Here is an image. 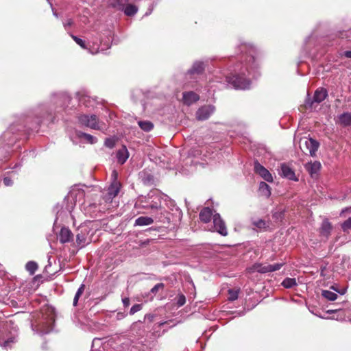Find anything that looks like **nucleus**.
<instances>
[{
	"label": "nucleus",
	"mask_w": 351,
	"mask_h": 351,
	"mask_svg": "<svg viewBox=\"0 0 351 351\" xmlns=\"http://www.w3.org/2000/svg\"><path fill=\"white\" fill-rule=\"evenodd\" d=\"M241 53H246L245 63L238 65L231 75L223 73V76L229 84L235 89L245 90L250 88L251 77L256 78L260 75V58L256 49L248 43H241Z\"/></svg>",
	"instance_id": "nucleus-1"
},
{
	"label": "nucleus",
	"mask_w": 351,
	"mask_h": 351,
	"mask_svg": "<svg viewBox=\"0 0 351 351\" xmlns=\"http://www.w3.org/2000/svg\"><path fill=\"white\" fill-rule=\"evenodd\" d=\"M51 108L46 104L38 106L27 115H22L18 121L10 125L0 137V143L3 148L11 147L23 132L37 130L41 123V117L51 113Z\"/></svg>",
	"instance_id": "nucleus-2"
},
{
	"label": "nucleus",
	"mask_w": 351,
	"mask_h": 351,
	"mask_svg": "<svg viewBox=\"0 0 351 351\" xmlns=\"http://www.w3.org/2000/svg\"><path fill=\"white\" fill-rule=\"evenodd\" d=\"M55 317V311L53 308L46 307L42 309L32 322V330L39 335L50 332L53 328Z\"/></svg>",
	"instance_id": "nucleus-3"
},
{
	"label": "nucleus",
	"mask_w": 351,
	"mask_h": 351,
	"mask_svg": "<svg viewBox=\"0 0 351 351\" xmlns=\"http://www.w3.org/2000/svg\"><path fill=\"white\" fill-rule=\"evenodd\" d=\"M167 198V195L161 193L160 191H153L149 193L147 197L141 199V202L144 204L142 205L144 208L160 209L161 208L162 200L166 201Z\"/></svg>",
	"instance_id": "nucleus-4"
},
{
	"label": "nucleus",
	"mask_w": 351,
	"mask_h": 351,
	"mask_svg": "<svg viewBox=\"0 0 351 351\" xmlns=\"http://www.w3.org/2000/svg\"><path fill=\"white\" fill-rule=\"evenodd\" d=\"M117 173L115 171L112 173L113 181L109 186L106 194H103L102 199L105 202H111L112 199L118 195L121 184L117 180Z\"/></svg>",
	"instance_id": "nucleus-5"
},
{
	"label": "nucleus",
	"mask_w": 351,
	"mask_h": 351,
	"mask_svg": "<svg viewBox=\"0 0 351 351\" xmlns=\"http://www.w3.org/2000/svg\"><path fill=\"white\" fill-rule=\"evenodd\" d=\"M79 123L93 130H101L98 117L95 114H81L78 117Z\"/></svg>",
	"instance_id": "nucleus-6"
},
{
	"label": "nucleus",
	"mask_w": 351,
	"mask_h": 351,
	"mask_svg": "<svg viewBox=\"0 0 351 351\" xmlns=\"http://www.w3.org/2000/svg\"><path fill=\"white\" fill-rule=\"evenodd\" d=\"M284 263L262 264L256 263L250 269L252 271H257L260 274H266L280 270Z\"/></svg>",
	"instance_id": "nucleus-7"
},
{
	"label": "nucleus",
	"mask_w": 351,
	"mask_h": 351,
	"mask_svg": "<svg viewBox=\"0 0 351 351\" xmlns=\"http://www.w3.org/2000/svg\"><path fill=\"white\" fill-rule=\"evenodd\" d=\"M215 107L213 105H204L199 107L195 112V117L198 121H205L215 112Z\"/></svg>",
	"instance_id": "nucleus-8"
},
{
	"label": "nucleus",
	"mask_w": 351,
	"mask_h": 351,
	"mask_svg": "<svg viewBox=\"0 0 351 351\" xmlns=\"http://www.w3.org/2000/svg\"><path fill=\"white\" fill-rule=\"evenodd\" d=\"M213 231L217 232L222 236H226L228 234V230L225 224V222L221 219L219 213H215L213 215Z\"/></svg>",
	"instance_id": "nucleus-9"
},
{
	"label": "nucleus",
	"mask_w": 351,
	"mask_h": 351,
	"mask_svg": "<svg viewBox=\"0 0 351 351\" xmlns=\"http://www.w3.org/2000/svg\"><path fill=\"white\" fill-rule=\"evenodd\" d=\"M254 171L256 173L259 175L264 180L268 182H273L274 178L271 173L264 167L258 160L254 162Z\"/></svg>",
	"instance_id": "nucleus-10"
},
{
	"label": "nucleus",
	"mask_w": 351,
	"mask_h": 351,
	"mask_svg": "<svg viewBox=\"0 0 351 351\" xmlns=\"http://www.w3.org/2000/svg\"><path fill=\"white\" fill-rule=\"evenodd\" d=\"M78 230L80 232L76 235V243L77 245L82 248L90 242L88 238L89 230L87 226H82Z\"/></svg>",
	"instance_id": "nucleus-11"
},
{
	"label": "nucleus",
	"mask_w": 351,
	"mask_h": 351,
	"mask_svg": "<svg viewBox=\"0 0 351 351\" xmlns=\"http://www.w3.org/2000/svg\"><path fill=\"white\" fill-rule=\"evenodd\" d=\"M322 165L319 161L309 162L305 164L304 168L313 179L317 178Z\"/></svg>",
	"instance_id": "nucleus-12"
},
{
	"label": "nucleus",
	"mask_w": 351,
	"mask_h": 351,
	"mask_svg": "<svg viewBox=\"0 0 351 351\" xmlns=\"http://www.w3.org/2000/svg\"><path fill=\"white\" fill-rule=\"evenodd\" d=\"M69 197L72 198L75 203L86 204V201L85 199V192L80 188H73L69 193Z\"/></svg>",
	"instance_id": "nucleus-13"
},
{
	"label": "nucleus",
	"mask_w": 351,
	"mask_h": 351,
	"mask_svg": "<svg viewBox=\"0 0 351 351\" xmlns=\"http://www.w3.org/2000/svg\"><path fill=\"white\" fill-rule=\"evenodd\" d=\"M279 174L281 177L292 181L298 180L293 169L285 163L281 164Z\"/></svg>",
	"instance_id": "nucleus-14"
},
{
	"label": "nucleus",
	"mask_w": 351,
	"mask_h": 351,
	"mask_svg": "<svg viewBox=\"0 0 351 351\" xmlns=\"http://www.w3.org/2000/svg\"><path fill=\"white\" fill-rule=\"evenodd\" d=\"M199 99V95L193 91H186L182 93V101L186 106H191Z\"/></svg>",
	"instance_id": "nucleus-15"
},
{
	"label": "nucleus",
	"mask_w": 351,
	"mask_h": 351,
	"mask_svg": "<svg viewBox=\"0 0 351 351\" xmlns=\"http://www.w3.org/2000/svg\"><path fill=\"white\" fill-rule=\"evenodd\" d=\"M70 101V97L65 93L53 94L51 97V102L53 105L61 108Z\"/></svg>",
	"instance_id": "nucleus-16"
},
{
	"label": "nucleus",
	"mask_w": 351,
	"mask_h": 351,
	"mask_svg": "<svg viewBox=\"0 0 351 351\" xmlns=\"http://www.w3.org/2000/svg\"><path fill=\"white\" fill-rule=\"evenodd\" d=\"M328 96V91L324 88H317L313 95V100L311 102L307 101V104L312 106L314 102L315 103H321Z\"/></svg>",
	"instance_id": "nucleus-17"
},
{
	"label": "nucleus",
	"mask_w": 351,
	"mask_h": 351,
	"mask_svg": "<svg viewBox=\"0 0 351 351\" xmlns=\"http://www.w3.org/2000/svg\"><path fill=\"white\" fill-rule=\"evenodd\" d=\"M205 69V63L202 61H195L191 68L188 70L187 75L201 74Z\"/></svg>",
	"instance_id": "nucleus-18"
},
{
	"label": "nucleus",
	"mask_w": 351,
	"mask_h": 351,
	"mask_svg": "<svg viewBox=\"0 0 351 351\" xmlns=\"http://www.w3.org/2000/svg\"><path fill=\"white\" fill-rule=\"evenodd\" d=\"M305 146L309 152L310 155L314 156L319 148V143L316 140L309 138L305 141Z\"/></svg>",
	"instance_id": "nucleus-19"
},
{
	"label": "nucleus",
	"mask_w": 351,
	"mask_h": 351,
	"mask_svg": "<svg viewBox=\"0 0 351 351\" xmlns=\"http://www.w3.org/2000/svg\"><path fill=\"white\" fill-rule=\"evenodd\" d=\"M73 234L68 228L63 227L61 228L59 234V240L62 243L70 242L73 239Z\"/></svg>",
	"instance_id": "nucleus-20"
},
{
	"label": "nucleus",
	"mask_w": 351,
	"mask_h": 351,
	"mask_svg": "<svg viewBox=\"0 0 351 351\" xmlns=\"http://www.w3.org/2000/svg\"><path fill=\"white\" fill-rule=\"evenodd\" d=\"M332 230V225L327 219H325L321 225L320 234L326 238H328Z\"/></svg>",
	"instance_id": "nucleus-21"
},
{
	"label": "nucleus",
	"mask_w": 351,
	"mask_h": 351,
	"mask_svg": "<svg viewBox=\"0 0 351 351\" xmlns=\"http://www.w3.org/2000/svg\"><path fill=\"white\" fill-rule=\"evenodd\" d=\"M128 0H108V4L110 8L119 11H123Z\"/></svg>",
	"instance_id": "nucleus-22"
},
{
	"label": "nucleus",
	"mask_w": 351,
	"mask_h": 351,
	"mask_svg": "<svg viewBox=\"0 0 351 351\" xmlns=\"http://www.w3.org/2000/svg\"><path fill=\"white\" fill-rule=\"evenodd\" d=\"M71 37L76 42V43L79 45L82 48L88 49L90 53L96 54L100 51L99 47H93V48H90V47H87L85 45V42L82 39L73 35H71Z\"/></svg>",
	"instance_id": "nucleus-23"
},
{
	"label": "nucleus",
	"mask_w": 351,
	"mask_h": 351,
	"mask_svg": "<svg viewBox=\"0 0 351 351\" xmlns=\"http://www.w3.org/2000/svg\"><path fill=\"white\" fill-rule=\"evenodd\" d=\"M213 210L206 207L203 208L199 213V219L204 223H208L210 221L211 217H213Z\"/></svg>",
	"instance_id": "nucleus-24"
},
{
	"label": "nucleus",
	"mask_w": 351,
	"mask_h": 351,
	"mask_svg": "<svg viewBox=\"0 0 351 351\" xmlns=\"http://www.w3.org/2000/svg\"><path fill=\"white\" fill-rule=\"evenodd\" d=\"M129 157L128 151L125 146L119 149L117 152V158L118 162L123 165L124 164Z\"/></svg>",
	"instance_id": "nucleus-25"
},
{
	"label": "nucleus",
	"mask_w": 351,
	"mask_h": 351,
	"mask_svg": "<svg viewBox=\"0 0 351 351\" xmlns=\"http://www.w3.org/2000/svg\"><path fill=\"white\" fill-rule=\"evenodd\" d=\"M154 223V219L150 217L141 216L136 219L134 222L135 226H149Z\"/></svg>",
	"instance_id": "nucleus-26"
},
{
	"label": "nucleus",
	"mask_w": 351,
	"mask_h": 351,
	"mask_svg": "<svg viewBox=\"0 0 351 351\" xmlns=\"http://www.w3.org/2000/svg\"><path fill=\"white\" fill-rule=\"evenodd\" d=\"M258 191L262 196L269 198L271 195V188L265 182H261L259 184Z\"/></svg>",
	"instance_id": "nucleus-27"
},
{
	"label": "nucleus",
	"mask_w": 351,
	"mask_h": 351,
	"mask_svg": "<svg viewBox=\"0 0 351 351\" xmlns=\"http://www.w3.org/2000/svg\"><path fill=\"white\" fill-rule=\"evenodd\" d=\"M138 10V9L137 6L134 4L128 3L122 12H123L124 14L128 16H132L137 13Z\"/></svg>",
	"instance_id": "nucleus-28"
},
{
	"label": "nucleus",
	"mask_w": 351,
	"mask_h": 351,
	"mask_svg": "<svg viewBox=\"0 0 351 351\" xmlns=\"http://www.w3.org/2000/svg\"><path fill=\"white\" fill-rule=\"evenodd\" d=\"M76 136L79 138H84L88 143L90 144H95L97 142V138L89 134L80 131L76 132Z\"/></svg>",
	"instance_id": "nucleus-29"
},
{
	"label": "nucleus",
	"mask_w": 351,
	"mask_h": 351,
	"mask_svg": "<svg viewBox=\"0 0 351 351\" xmlns=\"http://www.w3.org/2000/svg\"><path fill=\"white\" fill-rule=\"evenodd\" d=\"M281 285L286 289H291L297 286L298 283L294 278H286L282 280Z\"/></svg>",
	"instance_id": "nucleus-30"
},
{
	"label": "nucleus",
	"mask_w": 351,
	"mask_h": 351,
	"mask_svg": "<svg viewBox=\"0 0 351 351\" xmlns=\"http://www.w3.org/2000/svg\"><path fill=\"white\" fill-rule=\"evenodd\" d=\"M138 125L145 132H149L154 128V124L150 121H138Z\"/></svg>",
	"instance_id": "nucleus-31"
},
{
	"label": "nucleus",
	"mask_w": 351,
	"mask_h": 351,
	"mask_svg": "<svg viewBox=\"0 0 351 351\" xmlns=\"http://www.w3.org/2000/svg\"><path fill=\"white\" fill-rule=\"evenodd\" d=\"M339 119L342 125L345 126L350 125L351 124V114L349 112H344L339 115Z\"/></svg>",
	"instance_id": "nucleus-32"
},
{
	"label": "nucleus",
	"mask_w": 351,
	"mask_h": 351,
	"mask_svg": "<svg viewBox=\"0 0 351 351\" xmlns=\"http://www.w3.org/2000/svg\"><path fill=\"white\" fill-rule=\"evenodd\" d=\"M285 210L278 208L273 211L272 217L276 221H280L284 218Z\"/></svg>",
	"instance_id": "nucleus-33"
},
{
	"label": "nucleus",
	"mask_w": 351,
	"mask_h": 351,
	"mask_svg": "<svg viewBox=\"0 0 351 351\" xmlns=\"http://www.w3.org/2000/svg\"><path fill=\"white\" fill-rule=\"evenodd\" d=\"M322 295L329 301H335L337 298V293L329 290H323Z\"/></svg>",
	"instance_id": "nucleus-34"
},
{
	"label": "nucleus",
	"mask_w": 351,
	"mask_h": 351,
	"mask_svg": "<svg viewBox=\"0 0 351 351\" xmlns=\"http://www.w3.org/2000/svg\"><path fill=\"white\" fill-rule=\"evenodd\" d=\"M25 269L32 275L38 269V264L34 261H29L26 263Z\"/></svg>",
	"instance_id": "nucleus-35"
},
{
	"label": "nucleus",
	"mask_w": 351,
	"mask_h": 351,
	"mask_svg": "<svg viewBox=\"0 0 351 351\" xmlns=\"http://www.w3.org/2000/svg\"><path fill=\"white\" fill-rule=\"evenodd\" d=\"M84 289H85V285L84 284H82L80 286V287L78 288V289L75 295L74 299H73V306H77L79 298L84 293Z\"/></svg>",
	"instance_id": "nucleus-36"
},
{
	"label": "nucleus",
	"mask_w": 351,
	"mask_h": 351,
	"mask_svg": "<svg viewBox=\"0 0 351 351\" xmlns=\"http://www.w3.org/2000/svg\"><path fill=\"white\" fill-rule=\"evenodd\" d=\"M314 42L315 38L313 36H309L306 39L304 49L306 51V53L311 55V52L308 51V48L313 43H314Z\"/></svg>",
	"instance_id": "nucleus-37"
},
{
	"label": "nucleus",
	"mask_w": 351,
	"mask_h": 351,
	"mask_svg": "<svg viewBox=\"0 0 351 351\" xmlns=\"http://www.w3.org/2000/svg\"><path fill=\"white\" fill-rule=\"evenodd\" d=\"M341 229L343 232H348L351 229V217L343 222L341 225Z\"/></svg>",
	"instance_id": "nucleus-38"
},
{
	"label": "nucleus",
	"mask_w": 351,
	"mask_h": 351,
	"mask_svg": "<svg viewBox=\"0 0 351 351\" xmlns=\"http://www.w3.org/2000/svg\"><path fill=\"white\" fill-rule=\"evenodd\" d=\"M228 300L230 301H234L238 298L239 291L237 290L230 289L228 291Z\"/></svg>",
	"instance_id": "nucleus-39"
},
{
	"label": "nucleus",
	"mask_w": 351,
	"mask_h": 351,
	"mask_svg": "<svg viewBox=\"0 0 351 351\" xmlns=\"http://www.w3.org/2000/svg\"><path fill=\"white\" fill-rule=\"evenodd\" d=\"M252 224L258 228H264L266 226V223L263 219H257L252 222Z\"/></svg>",
	"instance_id": "nucleus-40"
},
{
	"label": "nucleus",
	"mask_w": 351,
	"mask_h": 351,
	"mask_svg": "<svg viewBox=\"0 0 351 351\" xmlns=\"http://www.w3.org/2000/svg\"><path fill=\"white\" fill-rule=\"evenodd\" d=\"M143 305L142 304H136L132 306L130 311V315H134V313L140 311L142 309Z\"/></svg>",
	"instance_id": "nucleus-41"
},
{
	"label": "nucleus",
	"mask_w": 351,
	"mask_h": 351,
	"mask_svg": "<svg viewBox=\"0 0 351 351\" xmlns=\"http://www.w3.org/2000/svg\"><path fill=\"white\" fill-rule=\"evenodd\" d=\"M186 303V298L185 296L180 293L178 295L177 298V304L178 306H182Z\"/></svg>",
	"instance_id": "nucleus-42"
},
{
	"label": "nucleus",
	"mask_w": 351,
	"mask_h": 351,
	"mask_svg": "<svg viewBox=\"0 0 351 351\" xmlns=\"http://www.w3.org/2000/svg\"><path fill=\"white\" fill-rule=\"evenodd\" d=\"M164 287L165 285L163 283H158L151 289V293L156 294L159 289H162Z\"/></svg>",
	"instance_id": "nucleus-43"
},
{
	"label": "nucleus",
	"mask_w": 351,
	"mask_h": 351,
	"mask_svg": "<svg viewBox=\"0 0 351 351\" xmlns=\"http://www.w3.org/2000/svg\"><path fill=\"white\" fill-rule=\"evenodd\" d=\"M3 184L6 186H11L13 184V181L12 180V179L10 178L5 177L3 178Z\"/></svg>",
	"instance_id": "nucleus-44"
},
{
	"label": "nucleus",
	"mask_w": 351,
	"mask_h": 351,
	"mask_svg": "<svg viewBox=\"0 0 351 351\" xmlns=\"http://www.w3.org/2000/svg\"><path fill=\"white\" fill-rule=\"evenodd\" d=\"M105 145L108 147L112 148L114 145V143L113 140L110 138H106L105 141Z\"/></svg>",
	"instance_id": "nucleus-45"
},
{
	"label": "nucleus",
	"mask_w": 351,
	"mask_h": 351,
	"mask_svg": "<svg viewBox=\"0 0 351 351\" xmlns=\"http://www.w3.org/2000/svg\"><path fill=\"white\" fill-rule=\"evenodd\" d=\"M122 302H123V306L124 307H128L129 306L130 304V299L128 298H124L122 299Z\"/></svg>",
	"instance_id": "nucleus-46"
},
{
	"label": "nucleus",
	"mask_w": 351,
	"mask_h": 351,
	"mask_svg": "<svg viewBox=\"0 0 351 351\" xmlns=\"http://www.w3.org/2000/svg\"><path fill=\"white\" fill-rule=\"evenodd\" d=\"M167 202V205L169 206V207H171V206H173L174 207L176 205H175V202L169 199V197H168V198L167 199V200L165 201Z\"/></svg>",
	"instance_id": "nucleus-47"
},
{
	"label": "nucleus",
	"mask_w": 351,
	"mask_h": 351,
	"mask_svg": "<svg viewBox=\"0 0 351 351\" xmlns=\"http://www.w3.org/2000/svg\"><path fill=\"white\" fill-rule=\"evenodd\" d=\"M153 10H154V5L152 4L149 5L148 10L145 12L144 16H149V14H151Z\"/></svg>",
	"instance_id": "nucleus-48"
},
{
	"label": "nucleus",
	"mask_w": 351,
	"mask_h": 351,
	"mask_svg": "<svg viewBox=\"0 0 351 351\" xmlns=\"http://www.w3.org/2000/svg\"><path fill=\"white\" fill-rule=\"evenodd\" d=\"M73 24V21L71 19H68L66 21L64 22L63 25L65 28L71 26Z\"/></svg>",
	"instance_id": "nucleus-49"
},
{
	"label": "nucleus",
	"mask_w": 351,
	"mask_h": 351,
	"mask_svg": "<svg viewBox=\"0 0 351 351\" xmlns=\"http://www.w3.org/2000/svg\"><path fill=\"white\" fill-rule=\"evenodd\" d=\"M343 55L348 58H351V51H344Z\"/></svg>",
	"instance_id": "nucleus-50"
},
{
	"label": "nucleus",
	"mask_w": 351,
	"mask_h": 351,
	"mask_svg": "<svg viewBox=\"0 0 351 351\" xmlns=\"http://www.w3.org/2000/svg\"><path fill=\"white\" fill-rule=\"evenodd\" d=\"M8 326V323H3V322L0 323V328L7 329Z\"/></svg>",
	"instance_id": "nucleus-51"
},
{
	"label": "nucleus",
	"mask_w": 351,
	"mask_h": 351,
	"mask_svg": "<svg viewBox=\"0 0 351 351\" xmlns=\"http://www.w3.org/2000/svg\"><path fill=\"white\" fill-rule=\"evenodd\" d=\"M195 154H194L193 151H190L189 153V157H188L187 160H190V162H192L193 161H192V160H191V156H195Z\"/></svg>",
	"instance_id": "nucleus-52"
},
{
	"label": "nucleus",
	"mask_w": 351,
	"mask_h": 351,
	"mask_svg": "<svg viewBox=\"0 0 351 351\" xmlns=\"http://www.w3.org/2000/svg\"><path fill=\"white\" fill-rule=\"evenodd\" d=\"M331 288L333 289L335 291H337L338 293H339L341 295H343L346 293V289H342L341 291H339L336 289H335L333 286Z\"/></svg>",
	"instance_id": "nucleus-53"
},
{
	"label": "nucleus",
	"mask_w": 351,
	"mask_h": 351,
	"mask_svg": "<svg viewBox=\"0 0 351 351\" xmlns=\"http://www.w3.org/2000/svg\"><path fill=\"white\" fill-rule=\"evenodd\" d=\"M21 167V163H18V164H16L14 165V167H12V169H16V168H19Z\"/></svg>",
	"instance_id": "nucleus-54"
},
{
	"label": "nucleus",
	"mask_w": 351,
	"mask_h": 351,
	"mask_svg": "<svg viewBox=\"0 0 351 351\" xmlns=\"http://www.w3.org/2000/svg\"><path fill=\"white\" fill-rule=\"evenodd\" d=\"M337 311V310H328L327 313H329V314H331V313H335Z\"/></svg>",
	"instance_id": "nucleus-55"
},
{
	"label": "nucleus",
	"mask_w": 351,
	"mask_h": 351,
	"mask_svg": "<svg viewBox=\"0 0 351 351\" xmlns=\"http://www.w3.org/2000/svg\"><path fill=\"white\" fill-rule=\"evenodd\" d=\"M176 211L178 212L180 216L182 215V211H181V210L180 208H176Z\"/></svg>",
	"instance_id": "nucleus-56"
},
{
	"label": "nucleus",
	"mask_w": 351,
	"mask_h": 351,
	"mask_svg": "<svg viewBox=\"0 0 351 351\" xmlns=\"http://www.w3.org/2000/svg\"><path fill=\"white\" fill-rule=\"evenodd\" d=\"M88 206L89 207H96V204L95 203H89L88 204Z\"/></svg>",
	"instance_id": "nucleus-57"
},
{
	"label": "nucleus",
	"mask_w": 351,
	"mask_h": 351,
	"mask_svg": "<svg viewBox=\"0 0 351 351\" xmlns=\"http://www.w3.org/2000/svg\"><path fill=\"white\" fill-rule=\"evenodd\" d=\"M52 11H53V16L58 18V13L56 11H54L53 9H52Z\"/></svg>",
	"instance_id": "nucleus-58"
},
{
	"label": "nucleus",
	"mask_w": 351,
	"mask_h": 351,
	"mask_svg": "<svg viewBox=\"0 0 351 351\" xmlns=\"http://www.w3.org/2000/svg\"><path fill=\"white\" fill-rule=\"evenodd\" d=\"M221 80H222V77H219V80H217V82H221Z\"/></svg>",
	"instance_id": "nucleus-59"
},
{
	"label": "nucleus",
	"mask_w": 351,
	"mask_h": 351,
	"mask_svg": "<svg viewBox=\"0 0 351 351\" xmlns=\"http://www.w3.org/2000/svg\"><path fill=\"white\" fill-rule=\"evenodd\" d=\"M348 209L347 208H345L343 210H342L341 213H344L345 211H346Z\"/></svg>",
	"instance_id": "nucleus-60"
},
{
	"label": "nucleus",
	"mask_w": 351,
	"mask_h": 351,
	"mask_svg": "<svg viewBox=\"0 0 351 351\" xmlns=\"http://www.w3.org/2000/svg\"><path fill=\"white\" fill-rule=\"evenodd\" d=\"M158 220H159L160 221H162V220L160 218H158Z\"/></svg>",
	"instance_id": "nucleus-61"
}]
</instances>
